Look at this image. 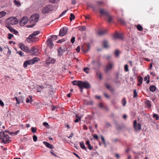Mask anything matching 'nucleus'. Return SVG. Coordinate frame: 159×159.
<instances>
[{
  "label": "nucleus",
  "mask_w": 159,
  "mask_h": 159,
  "mask_svg": "<svg viewBox=\"0 0 159 159\" xmlns=\"http://www.w3.org/2000/svg\"><path fill=\"white\" fill-rule=\"evenodd\" d=\"M80 147L83 149L86 150V148L84 144V143L83 142H80Z\"/></svg>",
  "instance_id": "cd10ccee"
},
{
  "label": "nucleus",
  "mask_w": 159,
  "mask_h": 159,
  "mask_svg": "<svg viewBox=\"0 0 159 159\" xmlns=\"http://www.w3.org/2000/svg\"><path fill=\"white\" fill-rule=\"evenodd\" d=\"M96 63L97 64V66L98 67L100 66L101 65V63L100 62V61L99 60H98L97 61Z\"/></svg>",
  "instance_id": "13d9d810"
},
{
  "label": "nucleus",
  "mask_w": 159,
  "mask_h": 159,
  "mask_svg": "<svg viewBox=\"0 0 159 159\" xmlns=\"http://www.w3.org/2000/svg\"><path fill=\"white\" fill-rule=\"evenodd\" d=\"M80 81L74 80L72 82V84L74 85H77L79 87V84L80 83Z\"/></svg>",
  "instance_id": "c756f323"
},
{
  "label": "nucleus",
  "mask_w": 159,
  "mask_h": 159,
  "mask_svg": "<svg viewBox=\"0 0 159 159\" xmlns=\"http://www.w3.org/2000/svg\"><path fill=\"white\" fill-rule=\"evenodd\" d=\"M88 69H89V68L88 67H86L84 68V71H85L86 73H87V74H88L89 73V71L87 70H88Z\"/></svg>",
  "instance_id": "5fc2aeb1"
},
{
  "label": "nucleus",
  "mask_w": 159,
  "mask_h": 159,
  "mask_svg": "<svg viewBox=\"0 0 159 159\" xmlns=\"http://www.w3.org/2000/svg\"><path fill=\"white\" fill-rule=\"evenodd\" d=\"M64 41H65V40L64 39H63L59 40H58L57 41V43H61L64 42Z\"/></svg>",
  "instance_id": "680f3d73"
},
{
  "label": "nucleus",
  "mask_w": 159,
  "mask_h": 159,
  "mask_svg": "<svg viewBox=\"0 0 159 159\" xmlns=\"http://www.w3.org/2000/svg\"><path fill=\"white\" fill-rule=\"evenodd\" d=\"M17 53L19 54L21 57L23 56L24 55L21 51H18L17 52Z\"/></svg>",
  "instance_id": "6e6d98bb"
},
{
  "label": "nucleus",
  "mask_w": 159,
  "mask_h": 159,
  "mask_svg": "<svg viewBox=\"0 0 159 159\" xmlns=\"http://www.w3.org/2000/svg\"><path fill=\"white\" fill-rule=\"evenodd\" d=\"M49 1L52 3H54L55 2L56 0H48Z\"/></svg>",
  "instance_id": "774afa93"
},
{
  "label": "nucleus",
  "mask_w": 159,
  "mask_h": 159,
  "mask_svg": "<svg viewBox=\"0 0 159 159\" xmlns=\"http://www.w3.org/2000/svg\"><path fill=\"white\" fill-rule=\"evenodd\" d=\"M120 140L117 138H115L114 139H111V141L113 143H116L117 142L119 141Z\"/></svg>",
  "instance_id": "79ce46f5"
},
{
  "label": "nucleus",
  "mask_w": 159,
  "mask_h": 159,
  "mask_svg": "<svg viewBox=\"0 0 159 159\" xmlns=\"http://www.w3.org/2000/svg\"><path fill=\"white\" fill-rule=\"evenodd\" d=\"M0 105L1 106H3L4 105V103L2 100L0 99Z\"/></svg>",
  "instance_id": "69168bd1"
},
{
  "label": "nucleus",
  "mask_w": 159,
  "mask_h": 159,
  "mask_svg": "<svg viewBox=\"0 0 159 159\" xmlns=\"http://www.w3.org/2000/svg\"><path fill=\"white\" fill-rule=\"evenodd\" d=\"M28 21V18L26 16H24L20 20L19 24L21 26H23L26 24Z\"/></svg>",
  "instance_id": "9d476101"
},
{
  "label": "nucleus",
  "mask_w": 159,
  "mask_h": 159,
  "mask_svg": "<svg viewBox=\"0 0 159 159\" xmlns=\"http://www.w3.org/2000/svg\"><path fill=\"white\" fill-rule=\"evenodd\" d=\"M86 29V27L85 26H83L79 28V30L80 31H84Z\"/></svg>",
  "instance_id": "58836bf2"
},
{
  "label": "nucleus",
  "mask_w": 159,
  "mask_h": 159,
  "mask_svg": "<svg viewBox=\"0 0 159 159\" xmlns=\"http://www.w3.org/2000/svg\"><path fill=\"white\" fill-rule=\"evenodd\" d=\"M31 131L33 133H35L36 132V129L34 127L31 128Z\"/></svg>",
  "instance_id": "603ef678"
},
{
  "label": "nucleus",
  "mask_w": 159,
  "mask_h": 159,
  "mask_svg": "<svg viewBox=\"0 0 159 159\" xmlns=\"http://www.w3.org/2000/svg\"><path fill=\"white\" fill-rule=\"evenodd\" d=\"M76 119H75L74 121L75 123L78 122L79 121L81 120V117L79 116L77 114L76 115Z\"/></svg>",
  "instance_id": "2f4dec72"
},
{
  "label": "nucleus",
  "mask_w": 159,
  "mask_h": 159,
  "mask_svg": "<svg viewBox=\"0 0 159 159\" xmlns=\"http://www.w3.org/2000/svg\"><path fill=\"white\" fill-rule=\"evenodd\" d=\"M95 63H96V61L94 60H93L91 61V64L93 65V69L95 70L96 69H97V68L96 67Z\"/></svg>",
  "instance_id": "c85d7f7f"
},
{
  "label": "nucleus",
  "mask_w": 159,
  "mask_h": 159,
  "mask_svg": "<svg viewBox=\"0 0 159 159\" xmlns=\"http://www.w3.org/2000/svg\"><path fill=\"white\" fill-rule=\"evenodd\" d=\"M47 45L48 46L50 49L53 48L54 46L53 43L51 38H49L47 41Z\"/></svg>",
  "instance_id": "4468645a"
},
{
  "label": "nucleus",
  "mask_w": 159,
  "mask_h": 159,
  "mask_svg": "<svg viewBox=\"0 0 159 159\" xmlns=\"http://www.w3.org/2000/svg\"><path fill=\"white\" fill-rule=\"evenodd\" d=\"M143 81V79L141 76H140V78L138 79V82H139L141 83V84H142Z\"/></svg>",
  "instance_id": "4d7b16f0"
},
{
  "label": "nucleus",
  "mask_w": 159,
  "mask_h": 159,
  "mask_svg": "<svg viewBox=\"0 0 159 159\" xmlns=\"http://www.w3.org/2000/svg\"><path fill=\"white\" fill-rule=\"evenodd\" d=\"M56 60L53 58L49 57L46 61V64L52 63L54 64Z\"/></svg>",
  "instance_id": "f3484780"
},
{
  "label": "nucleus",
  "mask_w": 159,
  "mask_h": 159,
  "mask_svg": "<svg viewBox=\"0 0 159 159\" xmlns=\"http://www.w3.org/2000/svg\"><path fill=\"white\" fill-rule=\"evenodd\" d=\"M101 139L103 142V144L105 145H106V143L105 142V139L104 137L102 136H101Z\"/></svg>",
  "instance_id": "de8ad7c7"
},
{
  "label": "nucleus",
  "mask_w": 159,
  "mask_h": 159,
  "mask_svg": "<svg viewBox=\"0 0 159 159\" xmlns=\"http://www.w3.org/2000/svg\"><path fill=\"white\" fill-rule=\"evenodd\" d=\"M68 30V29L66 27H64L61 29L59 35L61 36H63L65 35L67 32Z\"/></svg>",
  "instance_id": "1a4fd4ad"
},
{
  "label": "nucleus",
  "mask_w": 159,
  "mask_h": 159,
  "mask_svg": "<svg viewBox=\"0 0 159 159\" xmlns=\"http://www.w3.org/2000/svg\"><path fill=\"white\" fill-rule=\"evenodd\" d=\"M66 50V48L64 46L61 47L58 51V55L61 56Z\"/></svg>",
  "instance_id": "f8f14e48"
},
{
  "label": "nucleus",
  "mask_w": 159,
  "mask_h": 159,
  "mask_svg": "<svg viewBox=\"0 0 159 159\" xmlns=\"http://www.w3.org/2000/svg\"><path fill=\"white\" fill-rule=\"evenodd\" d=\"M20 132L19 130H18L16 132H11V135H17Z\"/></svg>",
  "instance_id": "e433bc0d"
},
{
  "label": "nucleus",
  "mask_w": 159,
  "mask_h": 159,
  "mask_svg": "<svg viewBox=\"0 0 159 159\" xmlns=\"http://www.w3.org/2000/svg\"><path fill=\"white\" fill-rule=\"evenodd\" d=\"M70 20L71 21L72 20L74 19L75 18V16L73 13H71L70 14Z\"/></svg>",
  "instance_id": "473e14b6"
},
{
  "label": "nucleus",
  "mask_w": 159,
  "mask_h": 159,
  "mask_svg": "<svg viewBox=\"0 0 159 159\" xmlns=\"http://www.w3.org/2000/svg\"><path fill=\"white\" fill-rule=\"evenodd\" d=\"M6 27L10 30V17L6 19L5 21Z\"/></svg>",
  "instance_id": "aec40b11"
},
{
  "label": "nucleus",
  "mask_w": 159,
  "mask_h": 159,
  "mask_svg": "<svg viewBox=\"0 0 159 159\" xmlns=\"http://www.w3.org/2000/svg\"><path fill=\"white\" fill-rule=\"evenodd\" d=\"M39 33L40 31H39L34 32L27 38V41L29 43H30L31 41L34 42L36 41L35 39H37L38 38L35 37V36L39 34Z\"/></svg>",
  "instance_id": "7ed1b4c3"
},
{
  "label": "nucleus",
  "mask_w": 159,
  "mask_h": 159,
  "mask_svg": "<svg viewBox=\"0 0 159 159\" xmlns=\"http://www.w3.org/2000/svg\"><path fill=\"white\" fill-rule=\"evenodd\" d=\"M58 36L56 35H52L51 36L52 38L54 40H55L57 38V37Z\"/></svg>",
  "instance_id": "3c124183"
},
{
  "label": "nucleus",
  "mask_w": 159,
  "mask_h": 159,
  "mask_svg": "<svg viewBox=\"0 0 159 159\" xmlns=\"http://www.w3.org/2000/svg\"><path fill=\"white\" fill-rule=\"evenodd\" d=\"M29 98H26V102L27 103L30 102V104H31L33 101V100L32 99V97L31 96H29Z\"/></svg>",
  "instance_id": "5701e85b"
},
{
  "label": "nucleus",
  "mask_w": 159,
  "mask_h": 159,
  "mask_svg": "<svg viewBox=\"0 0 159 159\" xmlns=\"http://www.w3.org/2000/svg\"><path fill=\"white\" fill-rule=\"evenodd\" d=\"M54 8L52 5H49L44 7L42 10V12L43 14L48 13L53 10Z\"/></svg>",
  "instance_id": "20e7f679"
},
{
  "label": "nucleus",
  "mask_w": 159,
  "mask_h": 159,
  "mask_svg": "<svg viewBox=\"0 0 159 159\" xmlns=\"http://www.w3.org/2000/svg\"><path fill=\"white\" fill-rule=\"evenodd\" d=\"M141 124L140 123L137 124V121L135 120L134 121L133 126L135 131H139L141 129Z\"/></svg>",
  "instance_id": "6e6552de"
},
{
  "label": "nucleus",
  "mask_w": 159,
  "mask_h": 159,
  "mask_svg": "<svg viewBox=\"0 0 159 159\" xmlns=\"http://www.w3.org/2000/svg\"><path fill=\"white\" fill-rule=\"evenodd\" d=\"M78 84L79 87L80 88H83L87 89L91 87V85L90 83L86 81L82 82L80 81V83Z\"/></svg>",
  "instance_id": "423d86ee"
},
{
  "label": "nucleus",
  "mask_w": 159,
  "mask_h": 159,
  "mask_svg": "<svg viewBox=\"0 0 159 159\" xmlns=\"http://www.w3.org/2000/svg\"><path fill=\"white\" fill-rule=\"evenodd\" d=\"M68 10H66L64 11L60 15V17H61L63 16L64 15L66 12Z\"/></svg>",
  "instance_id": "864d4df0"
},
{
  "label": "nucleus",
  "mask_w": 159,
  "mask_h": 159,
  "mask_svg": "<svg viewBox=\"0 0 159 159\" xmlns=\"http://www.w3.org/2000/svg\"><path fill=\"white\" fill-rule=\"evenodd\" d=\"M14 3L18 7H20L21 5L20 3L16 0H14Z\"/></svg>",
  "instance_id": "72a5a7b5"
},
{
  "label": "nucleus",
  "mask_w": 159,
  "mask_h": 159,
  "mask_svg": "<svg viewBox=\"0 0 159 159\" xmlns=\"http://www.w3.org/2000/svg\"><path fill=\"white\" fill-rule=\"evenodd\" d=\"M96 75L98 76L99 79L101 80L102 78V75L101 73L97 69L95 70Z\"/></svg>",
  "instance_id": "6ab92c4d"
},
{
  "label": "nucleus",
  "mask_w": 159,
  "mask_h": 159,
  "mask_svg": "<svg viewBox=\"0 0 159 159\" xmlns=\"http://www.w3.org/2000/svg\"><path fill=\"white\" fill-rule=\"evenodd\" d=\"M39 16L38 14H35L31 16L30 22L31 23H36L39 20Z\"/></svg>",
  "instance_id": "0eeeda50"
},
{
  "label": "nucleus",
  "mask_w": 159,
  "mask_h": 159,
  "mask_svg": "<svg viewBox=\"0 0 159 159\" xmlns=\"http://www.w3.org/2000/svg\"><path fill=\"white\" fill-rule=\"evenodd\" d=\"M6 15V12L4 11L0 12V18Z\"/></svg>",
  "instance_id": "c9c22d12"
},
{
  "label": "nucleus",
  "mask_w": 159,
  "mask_h": 159,
  "mask_svg": "<svg viewBox=\"0 0 159 159\" xmlns=\"http://www.w3.org/2000/svg\"><path fill=\"white\" fill-rule=\"evenodd\" d=\"M37 51V50L36 48L33 47L30 50H29V53H30L31 54L33 55Z\"/></svg>",
  "instance_id": "4be33fe9"
},
{
  "label": "nucleus",
  "mask_w": 159,
  "mask_h": 159,
  "mask_svg": "<svg viewBox=\"0 0 159 159\" xmlns=\"http://www.w3.org/2000/svg\"><path fill=\"white\" fill-rule=\"evenodd\" d=\"M43 124L46 127H47L48 126H49L48 124L46 122H43Z\"/></svg>",
  "instance_id": "0e129e2a"
},
{
  "label": "nucleus",
  "mask_w": 159,
  "mask_h": 159,
  "mask_svg": "<svg viewBox=\"0 0 159 159\" xmlns=\"http://www.w3.org/2000/svg\"><path fill=\"white\" fill-rule=\"evenodd\" d=\"M106 126L107 128H108L111 126L110 124L109 123H107L106 124Z\"/></svg>",
  "instance_id": "052dcab7"
},
{
  "label": "nucleus",
  "mask_w": 159,
  "mask_h": 159,
  "mask_svg": "<svg viewBox=\"0 0 159 159\" xmlns=\"http://www.w3.org/2000/svg\"><path fill=\"white\" fill-rule=\"evenodd\" d=\"M113 38L116 39H122L123 38L122 34L118 33H116L115 34L113 35Z\"/></svg>",
  "instance_id": "dca6fc26"
},
{
  "label": "nucleus",
  "mask_w": 159,
  "mask_h": 159,
  "mask_svg": "<svg viewBox=\"0 0 159 159\" xmlns=\"http://www.w3.org/2000/svg\"><path fill=\"white\" fill-rule=\"evenodd\" d=\"M86 48L85 50L83 49V48H82V50L85 52H87L90 50V46L89 44H87Z\"/></svg>",
  "instance_id": "a878e982"
},
{
  "label": "nucleus",
  "mask_w": 159,
  "mask_h": 159,
  "mask_svg": "<svg viewBox=\"0 0 159 159\" xmlns=\"http://www.w3.org/2000/svg\"><path fill=\"white\" fill-rule=\"evenodd\" d=\"M137 28L138 30L139 31H142L143 29L142 27L140 25H138Z\"/></svg>",
  "instance_id": "f704fd0d"
},
{
  "label": "nucleus",
  "mask_w": 159,
  "mask_h": 159,
  "mask_svg": "<svg viewBox=\"0 0 159 159\" xmlns=\"http://www.w3.org/2000/svg\"><path fill=\"white\" fill-rule=\"evenodd\" d=\"M113 66V64L112 63L109 62L108 65L106 66L105 69V72H108L110 70H111Z\"/></svg>",
  "instance_id": "ddd939ff"
},
{
  "label": "nucleus",
  "mask_w": 159,
  "mask_h": 159,
  "mask_svg": "<svg viewBox=\"0 0 159 159\" xmlns=\"http://www.w3.org/2000/svg\"><path fill=\"white\" fill-rule=\"evenodd\" d=\"M19 47L23 51L26 52L27 53H29V50L28 48L25 46L24 44L22 43H20L19 44Z\"/></svg>",
  "instance_id": "9b49d317"
},
{
  "label": "nucleus",
  "mask_w": 159,
  "mask_h": 159,
  "mask_svg": "<svg viewBox=\"0 0 159 159\" xmlns=\"http://www.w3.org/2000/svg\"><path fill=\"white\" fill-rule=\"evenodd\" d=\"M124 69L125 71L127 72L129 71L128 66L127 64L125 65Z\"/></svg>",
  "instance_id": "a18cd8bd"
},
{
  "label": "nucleus",
  "mask_w": 159,
  "mask_h": 159,
  "mask_svg": "<svg viewBox=\"0 0 159 159\" xmlns=\"http://www.w3.org/2000/svg\"><path fill=\"white\" fill-rule=\"evenodd\" d=\"M76 50L77 52H79L80 51V46H78L76 48Z\"/></svg>",
  "instance_id": "e2e57ef3"
},
{
  "label": "nucleus",
  "mask_w": 159,
  "mask_h": 159,
  "mask_svg": "<svg viewBox=\"0 0 159 159\" xmlns=\"http://www.w3.org/2000/svg\"><path fill=\"white\" fill-rule=\"evenodd\" d=\"M107 30L106 29L103 30H100L98 31V33L99 35H102L106 34L107 33Z\"/></svg>",
  "instance_id": "a211bd4d"
},
{
  "label": "nucleus",
  "mask_w": 159,
  "mask_h": 159,
  "mask_svg": "<svg viewBox=\"0 0 159 159\" xmlns=\"http://www.w3.org/2000/svg\"><path fill=\"white\" fill-rule=\"evenodd\" d=\"M88 148L90 150H91L93 148V147L91 145H88Z\"/></svg>",
  "instance_id": "338daca9"
},
{
  "label": "nucleus",
  "mask_w": 159,
  "mask_h": 159,
  "mask_svg": "<svg viewBox=\"0 0 159 159\" xmlns=\"http://www.w3.org/2000/svg\"><path fill=\"white\" fill-rule=\"evenodd\" d=\"M43 143L47 148H49L51 149L53 148V147L52 144H50L47 142H43Z\"/></svg>",
  "instance_id": "412c9836"
},
{
  "label": "nucleus",
  "mask_w": 159,
  "mask_h": 159,
  "mask_svg": "<svg viewBox=\"0 0 159 159\" xmlns=\"http://www.w3.org/2000/svg\"><path fill=\"white\" fill-rule=\"evenodd\" d=\"M149 89L151 91L154 92L156 90V87L155 86L152 85L150 86Z\"/></svg>",
  "instance_id": "bb28decb"
},
{
  "label": "nucleus",
  "mask_w": 159,
  "mask_h": 159,
  "mask_svg": "<svg viewBox=\"0 0 159 159\" xmlns=\"http://www.w3.org/2000/svg\"><path fill=\"white\" fill-rule=\"evenodd\" d=\"M146 106L147 107L150 108L151 107V102L149 100H147L145 102Z\"/></svg>",
  "instance_id": "393cba45"
},
{
  "label": "nucleus",
  "mask_w": 159,
  "mask_h": 159,
  "mask_svg": "<svg viewBox=\"0 0 159 159\" xmlns=\"http://www.w3.org/2000/svg\"><path fill=\"white\" fill-rule=\"evenodd\" d=\"M153 116L154 118L155 117L156 120H158L159 119V116H158V115L157 114H154L153 115Z\"/></svg>",
  "instance_id": "8fccbe9b"
},
{
  "label": "nucleus",
  "mask_w": 159,
  "mask_h": 159,
  "mask_svg": "<svg viewBox=\"0 0 159 159\" xmlns=\"http://www.w3.org/2000/svg\"><path fill=\"white\" fill-rule=\"evenodd\" d=\"M133 94V97L134 98H135L137 97V93L136 92V89H134Z\"/></svg>",
  "instance_id": "ea45409f"
},
{
  "label": "nucleus",
  "mask_w": 159,
  "mask_h": 159,
  "mask_svg": "<svg viewBox=\"0 0 159 159\" xmlns=\"http://www.w3.org/2000/svg\"><path fill=\"white\" fill-rule=\"evenodd\" d=\"M100 13L101 14L105 15L107 16L108 22H110L112 21V18L108 11H105L103 9H101L100 10Z\"/></svg>",
  "instance_id": "39448f33"
},
{
  "label": "nucleus",
  "mask_w": 159,
  "mask_h": 159,
  "mask_svg": "<svg viewBox=\"0 0 159 159\" xmlns=\"http://www.w3.org/2000/svg\"><path fill=\"white\" fill-rule=\"evenodd\" d=\"M119 50L117 49L116 50L115 52V54L116 56V57H118L119 56Z\"/></svg>",
  "instance_id": "c03bdc74"
},
{
  "label": "nucleus",
  "mask_w": 159,
  "mask_h": 159,
  "mask_svg": "<svg viewBox=\"0 0 159 159\" xmlns=\"http://www.w3.org/2000/svg\"><path fill=\"white\" fill-rule=\"evenodd\" d=\"M122 103L123 106H125L126 105V102L125 99V98H123L122 101Z\"/></svg>",
  "instance_id": "37998d69"
},
{
  "label": "nucleus",
  "mask_w": 159,
  "mask_h": 159,
  "mask_svg": "<svg viewBox=\"0 0 159 159\" xmlns=\"http://www.w3.org/2000/svg\"><path fill=\"white\" fill-rule=\"evenodd\" d=\"M118 21H120L121 24L123 25H125V22L124 20L122 19H120Z\"/></svg>",
  "instance_id": "a19ab883"
},
{
  "label": "nucleus",
  "mask_w": 159,
  "mask_h": 159,
  "mask_svg": "<svg viewBox=\"0 0 159 159\" xmlns=\"http://www.w3.org/2000/svg\"><path fill=\"white\" fill-rule=\"evenodd\" d=\"M11 32L15 34L16 35L18 34V32L16 30L11 27Z\"/></svg>",
  "instance_id": "7c9ffc66"
},
{
  "label": "nucleus",
  "mask_w": 159,
  "mask_h": 159,
  "mask_svg": "<svg viewBox=\"0 0 159 159\" xmlns=\"http://www.w3.org/2000/svg\"><path fill=\"white\" fill-rule=\"evenodd\" d=\"M39 59V58L38 57H35L31 60L25 61L23 65V67L24 68H26L27 66L28 65L34 64L35 62L37 61Z\"/></svg>",
  "instance_id": "f03ea898"
},
{
  "label": "nucleus",
  "mask_w": 159,
  "mask_h": 159,
  "mask_svg": "<svg viewBox=\"0 0 159 159\" xmlns=\"http://www.w3.org/2000/svg\"><path fill=\"white\" fill-rule=\"evenodd\" d=\"M9 135L6 134H5V132L2 131L0 132V140H2V142L6 144L7 143H9L10 141Z\"/></svg>",
  "instance_id": "f257e3e1"
},
{
  "label": "nucleus",
  "mask_w": 159,
  "mask_h": 159,
  "mask_svg": "<svg viewBox=\"0 0 159 159\" xmlns=\"http://www.w3.org/2000/svg\"><path fill=\"white\" fill-rule=\"evenodd\" d=\"M103 46L104 48H107L109 47L108 42L107 41H104L103 43Z\"/></svg>",
  "instance_id": "b1692460"
},
{
  "label": "nucleus",
  "mask_w": 159,
  "mask_h": 159,
  "mask_svg": "<svg viewBox=\"0 0 159 159\" xmlns=\"http://www.w3.org/2000/svg\"><path fill=\"white\" fill-rule=\"evenodd\" d=\"M38 138L37 136L34 135L33 136V139L34 142H36L37 141Z\"/></svg>",
  "instance_id": "09e8293b"
},
{
  "label": "nucleus",
  "mask_w": 159,
  "mask_h": 159,
  "mask_svg": "<svg viewBox=\"0 0 159 159\" xmlns=\"http://www.w3.org/2000/svg\"><path fill=\"white\" fill-rule=\"evenodd\" d=\"M75 37H73L71 39V42L72 43H73L75 42Z\"/></svg>",
  "instance_id": "bf43d9fd"
},
{
  "label": "nucleus",
  "mask_w": 159,
  "mask_h": 159,
  "mask_svg": "<svg viewBox=\"0 0 159 159\" xmlns=\"http://www.w3.org/2000/svg\"><path fill=\"white\" fill-rule=\"evenodd\" d=\"M149 75H147V76H145L144 78V80L145 81H147L146 83L147 84H148L149 82V80H147L148 77V79L149 78Z\"/></svg>",
  "instance_id": "4c0bfd02"
},
{
  "label": "nucleus",
  "mask_w": 159,
  "mask_h": 159,
  "mask_svg": "<svg viewBox=\"0 0 159 159\" xmlns=\"http://www.w3.org/2000/svg\"><path fill=\"white\" fill-rule=\"evenodd\" d=\"M18 20L15 17H11V25H16L18 23Z\"/></svg>",
  "instance_id": "2eb2a0df"
},
{
  "label": "nucleus",
  "mask_w": 159,
  "mask_h": 159,
  "mask_svg": "<svg viewBox=\"0 0 159 159\" xmlns=\"http://www.w3.org/2000/svg\"><path fill=\"white\" fill-rule=\"evenodd\" d=\"M15 98L16 99V106H17V104H19L20 103V100L19 99V98H18L17 97H15Z\"/></svg>",
  "instance_id": "49530a36"
}]
</instances>
